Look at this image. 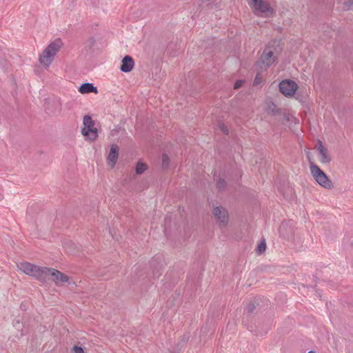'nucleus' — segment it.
I'll use <instances>...</instances> for the list:
<instances>
[{
  "label": "nucleus",
  "instance_id": "nucleus-1",
  "mask_svg": "<svg viewBox=\"0 0 353 353\" xmlns=\"http://www.w3.org/2000/svg\"><path fill=\"white\" fill-rule=\"evenodd\" d=\"M19 270L26 274L31 276L41 282H47V275L49 272L48 268L40 267L28 262H21L17 264Z\"/></svg>",
  "mask_w": 353,
  "mask_h": 353
},
{
  "label": "nucleus",
  "instance_id": "nucleus-2",
  "mask_svg": "<svg viewBox=\"0 0 353 353\" xmlns=\"http://www.w3.org/2000/svg\"><path fill=\"white\" fill-rule=\"evenodd\" d=\"M62 46L63 42L61 39H56L54 41L51 42L39 57L41 63L48 67Z\"/></svg>",
  "mask_w": 353,
  "mask_h": 353
},
{
  "label": "nucleus",
  "instance_id": "nucleus-3",
  "mask_svg": "<svg viewBox=\"0 0 353 353\" xmlns=\"http://www.w3.org/2000/svg\"><path fill=\"white\" fill-rule=\"evenodd\" d=\"M310 168L312 176L320 185L327 189H331L333 187L332 182L318 165L310 163Z\"/></svg>",
  "mask_w": 353,
  "mask_h": 353
},
{
  "label": "nucleus",
  "instance_id": "nucleus-4",
  "mask_svg": "<svg viewBox=\"0 0 353 353\" xmlns=\"http://www.w3.org/2000/svg\"><path fill=\"white\" fill-rule=\"evenodd\" d=\"M84 128L82 129V134L84 137H88L90 140L94 141L98 137L97 129L94 127V122L91 117L85 115L83 117Z\"/></svg>",
  "mask_w": 353,
  "mask_h": 353
},
{
  "label": "nucleus",
  "instance_id": "nucleus-5",
  "mask_svg": "<svg viewBox=\"0 0 353 353\" xmlns=\"http://www.w3.org/2000/svg\"><path fill=\"white\" fill-rule=\"evenodd\" d=\"M49 272L47 275V282L50 281V277H52V281L56 283L57 285H63L64 283H67L69 281V277L61 272L59 270H57L53 268H48Z\"/></svg>",
  "mask_w": 353,
  "mask_h": 353
},
{
  "label": "nucleus",
  "instance_id": "nucleus-6",
  "mask_svg": "<svg viewBox=\"0 0 353 353\" xmlns=\"http://www.w3.org/2000/svg\"><path fill=\"white\" fill-rule=\"evenodd\" d=\"M276 43V41L270 42L269 46L265 48L261 56L260 61L266 68L270 67L275 61L276 57H274V52L270 49V46Z\"/></svg>",
  "mask_w": 353,
  "mask_h": 353
},
{
  "label": "nucleus",
  "instance_id": "nucleus-7",
  "mask_svg": "<svg viewBox=\"0 0 353 353\" xmlns=\"http://www.w3.org/2000/svg\"><path fill=\"white\" fill-rule=\"evenodd\" d=\"M298 88L292 80H283L279 83V90L285 96H293Z\"/></svg>",
  "mask_w": 353,
  "mask_h": 353
},
{
  "label": "nucleus",
  "instance_id": "nucleus-8",
  "mask_svg": "<svg viewBox=\"0 0 353 353\" xmlns=\"http://www.w3.org/2000/svg\"><path fill=\"white\" fill-rule=\"evenodd\" d=\"M212 214L216 220L219 223L221 227H225L228 221V214L227 210L222 207H215Z\"/></svg>",
  "mask_w": 353,
  "mask_h": 353
},
{
  "label": "nucleus",
  "instance_id": "nucleus-9",
  "mask_svg": "<svg viewBox=\"0 0 353 353\" xmlns=\"http://www.w3.org/2000/svg\"><path fill=\"white\" fill-rule=\"evenodd\" d=\"M253 8L258 12L267 15L272 14L273 10L270 4L263 0H251Z\"/></svg>",
  "mask_w": 353,
  "mask_h": 353
},
{
  "label": "nucleus",
  "instance_id": "nucleus-10",
  "mask_svg": "<svg viewBox=\"0 0 353 353\" xmlns=\"http://www.w3.org/2000/svg\"><path fill=\"white\" fill-rule=\"evenodd\" d=\"M316 149L319 152V161L321 163L323 164L329 163L331 161L332 158L328 153L327 149L324 147L323 143L320 140L318 141Z\"/></svg>",
  "mask_w": 353,
  "mask_h": 353
},
{
  "label": "nucleus",
  "instance_id": "nucleus-11",
  "mask_svg": "<svg viewBox=\"0 0 353 353\" xmlns=\"http://www.w3.org/2000/svg\"><path fill=\"white\" fill-rule=\"evenodd\" d=\"M119 150V148L117 145L112 144L111 145L110 150L107 158V161L108 163L110 165L112 168H113L115 165L117 161Z\"/></svg>",
  "mask_w": 353,
  "mask_h": 353
},
{
  "label": "nucleus",
  "instance_id": "nucleus-12",
  "mask_svg": "<svg viewBox=\"0 0 353 353\" xmlns=\"http://www.w3.org/2000/svg\"><path fill=\"white\" fill-rule=\"evenodd\" d=\"M134 65V61L132 57L130 55H125L121 62L120 70L123 72H130Z\"/></svg>",
  "mask_w": 353,
  "mask_h": 353
},
{
  "label": "nucleus",
  "instance_id": "nucleus-13",
  "mask_svg": "<svg viewBox=\"0 0 353 353\" xmlns=\"http://www.w3.org/2000/svg\"><path fill=\"white\" fill-rule=\"evenodd\" d=\"M161 261V256H155L153 257L151 261V266L154 268L153 269V274L154 276L159 277L161 273L159 272L160 269L162 267V265L160 264L159 261Z\"/></svg>",
  "mask_w": 353,
  "mask_h": 353
},
{
  "label": "nucleus",
  "instance_id": "nucleus-14",
  "mask_svg": "<svg viewBox=\"0 0 353 353\" xmlns=\"http://www.w3.org/2000/svg\"><path fill=\"white\" fill-rule=\"evenodd\" d=\"M79 91L81 94L90 93V92H97V87L94 86L92 83H83L79 88Z\"/></svg>",
  "mask_w": 353,
  "mask_h": 353
},
{
  "label": "nucleus",
  "instance_id": "nucleus-15",
  "mask_svg": "<svg viewBox=\"0 0 353 353\" xmlns=\"http://www.w3.org/2000/svg\"><path fill=\"white\" fill-rule=\"evenodd\" d=\"M190 339V334H184L176 346L173 348L174 353H179Z\"/></svg>",
  "mask_w": 353,
  "mask_h": 353
},
{
  "label": "nucleus",
  "instance_id": "nucleus-16",
  "mask_svg": "<svg viewBox=\"0 0 353 353\" xmlns=\"http://www.w3.org/2000/svg\"><path fill=\"white\" fill-rule=\"evenodd\" d=\"M268 110L269 113H272L274 115L281 114V110L277 108L276 105L274 103H271L268 105Z\"/></svg>",
  "mask_w": 353,
  "mask_h": 353
},
{
  "label": "nucleus",
  "instance_id": "nucleus-17",
  "mask_svg": "<svg viewBox=\"0 0 353 353\" xmlns=\"http://www.w3.org/2000/svg\"><path fill=\"white\" fill-rule=\"evenodd\" d=\"M147 168L145 163L138 162L136 166V174H141Z\"/></svg>",
  "mask_w": 353,
  "mask_h": 353
},
{
  "label": "nucleus",
  "instance_id": "nucleus-18",
  "mask_svg": "<svg viewBox=\"0 0 353 353\" xmlns=\"http://www.w3.org/2000/svg\"><path fill=\"white\" fill-rule=\"evenodd\" d=\"M266 248V243L265 239H263L261 241V242L259 243L257 248H256V252L258 254H262Z\"/></svg>",
  "mask_w": 353,
  "mask_h": 353
},
{
  "label": "nucleus",
  "instance_id": "nucleus-19",
  "mask_svg": "<svg viewBox=\"0 0 353 353\" xmlns=\"http://www.w3.org/2000/svg\"><path fill=\"white\" fill-rule=\"evenodd\" d=\"M170 158L165 153L162 155V167L164 169H167L169 167Z\"/></svg>",
  "mask_w": 353,
  "mask_h": 353
},
{
  "label": "nucleus",
  "instance_id": "nucleus-20",
  "mask_svg": "<svg viewBox=\"0 0 353 353\" xmlns=\"http://www.w3.org/2000/svg\"><path fill=\"white\" fill-rule=\"evenodd\" d=\"M54 105L56 107V109L54 111L50 110L49 107L46 108V110H48V114L51 115H55L57 112H59L61 110V105L59 102H54Z\"/></svg>",
  "mask_w": 353,
  "mask_h": 353
},
{
  "label": "nucleus",
  "instance_id": "nucleus-21",
  "mask_svg": "<svg viewBox=\"0 0 353 353\" xmlns=\"http://www.w3.org/2000/svg\"><path fill=\"white\" fill-rule=\"evenodd\" d=\"M216 187L219 190H223L226 187V181L223 179H219L216 183Z\"/></svg>",
  "mask_w": 353,
  "mask_h": 353
},
{
  "label": "nucleus",
  "instance_id": "nucleus-22",
  "mask_svg": "<svg viewBox=\"0 0 353 353\" xmlns=\"http://www.w3.org/2000/svg\"><path fill=\"white\" fill-rule=\"evenodd\" d=\"M353 7V0H347L343 3V8L345 10H350Z\"/></svg>",
  "mask_w": 353,
  "mask_h": 353
},
{
  "label": "nucleus",
  "instance_id": "nucleus-23",
  "mask_svg": "<svg viewBox=\"0 0 353 353\" xmlns=\"http://www.w3.org/2000/svg\"><path fill=\"white\" fill-rule=\"evenodd\" d=\"M219 127L220 130H221V132H223L225 134H229V130H228L227 126H225L224 123H219Z\"/></svg>",
  "mask_w": 353,
  "mask_h": 353
},
{
  "label": "nucleus",
  "instance_id": "nucleus-24",
  "mask_svg": "<svg viewBox=\"0 0 353 353\" xmlns=\"http://www.w3.org/2000/svg\"><path fill=\"white\" fill-rule=\"evenodd\" d=\"M262 82V77L260 76L259 74H257L254 78L253 85L254 86L258 85Z\"/></svg>",
  "mask_w": 353,
  "mask_h": 353
},
{
  "label": "nucleus",
  "instance_id": "nucleus-25",
  "mask_svg": "<svg viewBox=\"0 0 353 353\" xmlns=\"http://www.w3.org/2000/svg\"><path fill=\"white\" fill-rule=\"evenodd\" d=\"M244 83V80H237L234 84V89L236 90L241 88Z\"/></svg>",
  "mask_w": 353,
  "mask_h": 353
},
{
  "label": "nucleus",
  "instance_id": "nucleus-26",
  "mask_svg": "<svg viewBox=\"0 0 353 353\" xmlns=\"http://www.w3.org/2000/svg\"><path fill=\"white\" fill-rule=\"evenodd\" d=\"M246 310L248 313H252L255 310V305L252 302L249 303Z\"/></svg>",
  "mask_w": 353,
  "mask_h": 353
},
{
  "label": "nucleus",
  "instance_id": "nucleus-27",
  "mask_svg": "<svg viewBox=\"0 0 353 353\" xmlns=\"http://www.w3.org/2000/svg\"><path fill=\"white\" fill-rule=\"evenodd\" d=\"M72 352L73 353H84L83 349L81 347L77 345H74L72 347Z\"/></svg>",
  "mask_w": 353,
  "mask_h": 353
},
{
  "label": "nucleus",
  "instance_id": "nucleus-28",
  "mask_svg": "<svg viewBox=\"0 0 353 353\" xmlns=\"http://www.w3.org/2000/svg\"><path fill=\"white\" fill-rule=\"evenodd\" d=\"M88 43L89 45V47L91 48L93 46L95 43V39L92 37L90 38L88 41Z\"/></svg>",
  "mask_w": 353,
  "mask_h": 353
},
{
  "label": "nucleus",
  "instance_id": "nucleus-29",
  "mask_svg": "<svg viewBox=\"0 0 353 353\" xmlns=\"http://www.w3.org/2000/svg\"><path fill=\"white\" fill-rule=\"evenodd\" d=\"M2 198H3V196L1 194H0V201L2 199Z\"/></svg>",
  "mask_w": 353,
  "mask_h": 353
},
{
  "label": "nucleus",
  "instance_id": "nucleus-30",
  "mask_svg": "<svg viewBox=\"0 0 353 353\" xmlns=\"http://www.w3.org/2000/svg\"><path fill=\"white\" fill-rule=\"evenodd\" d=\"M308 353H314L313 351H310Z\"/></svg>",
  "mask_w": 353,
  "mask_h": 353
}]
</instances>
